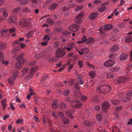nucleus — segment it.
<instances>
[{"mask_svg":"<svg viewBox=\"0 0 132 132\" xmlns=\"http://www.w3.org/2000/svg\"><path fill=\"white\" fill-rule=\"evenodd\" d=\"M66 53V51L61 48L56 49L55 51V55L56 57L60 58L63 57Z\"/></svg>","mask_w":132,"mask_h":132,"instance_id":"f257e3e1","label":"nucleus"},{"mask_svg":"<svg viewBox=\"0 0 132 132\" xmlns=\"http://www.w3.org/2000/svg\"><path fill=\"white\" fill-rule=\"evenodd\" d=\"M20 25L22 27L28 28L29 26V22L26 19H24L22 21H20L19 22Z\"/></svg>","mask_w":132,"mask_h":132,"instance_id":"f03ea898","label":"nucleus"},{"mask_svg":"<svg viewBox=\"0 0 132 132\" xmlns=\"http://www.w3.org/2000/svg\"><path fill=\"white\" fill-rule=\"evenodd\" d=\"M115 64V62L113 60L110 59L105 62L104 65L106 67H112Z\"/></svg>","mask_w":132,"mask_h":132,"instance_id":"7ed1b4c3","label":"nucleus"},{"mask_svg":"<svg viewBox=\"0 0 132 132\" xmlns=\"http://www.w3.org/2000/svg\"><path fill=\"white\" fill-rule=\"evenodd\" d=\"M17 20V18L15 16L11 15L8 19L7 22L10 24H12V23H15Z\"/></svg>","mask_w":132,"mask_h":132,"instance_id":"20e7f679","label":"nucleus"},{"mask_svg":"<svg viewBox=\"0 0 132 132\" xmlns=\"http://www.w3.org/2000/svg\"><path fill=\"white\" fill-rule=\"evenodd\" d=\"M110 106V105L106 102H104L102 105V110L106 112L107 110L109 109Z\"/></svg>","mask_w":132,"mask_h":132,"instance_id":"39448f33","label":"nucleus"},{"mask_svg":"<svg viewBox=\"0 0 132 132\" xmlns=\"http://www.w3.org/2000/svg\"><path fill=\"white\" fill-rule=\"evenodd\" d=\"M76 75L77 77V80L78 83L80 85L83 84L84 81L82 79L83 76L80 74H76Z\"/></svg>","mask_w":132,"mask_h":132,"instance_id":"423d86ee","label":"nucleus"},{"mask_svg":"<svg viewBox=\"0 0 132 132\" xmlns=\"http://www.w3.org/2000/svg\"><path fill=\"white\" fill-rule=\"evenodd\" d=\"M25 60L24 59H22L18 62L15 64V67L16 68H18L21 67L24 64Z\"/></svg>","mask_w":132,"mask_h":132,"instance_id":"0eeeda50","label":"nucleus"},{"mask_svg":"<svg viewBox=\"0 0 132 132\" xmlns=\"http://www.w3.org/2000/svg\"><path fill=\"white\" fill-rule=\"evenodd\" d=\"M75 49L80 55H82L84 53H87L89 51L88 48L87 47L83 48L80 51L78 50L76 48Z\"/></svg>","mask_w":132,"mask_h":132,"instance_id":"6e6552de","label":"nucleus"},{"mask_svg":"<svg viewBox=\"0 0 132 132\" xmlns=\"http://www.w3.org/2000/svg\"><path fill=\"white\" fill-rule=\"evenodd\" d=\"M84 15L83 13H80L76 17L75 20V22L76 23H78L81 21V19L83 17Z\"/></svg>","mask_w":132,"mask_h":132,"instance_id":"1a4fd4ad","label":"nucleus"},{"mask_svg":"<svg viewBox=\"0 0 132 132\" xmlns=\"http://www.w3.org/2000/svg\"><path fill=\"white\" fill-rule=\"evenodd\" d=\"M82 104L80 101L77 100L75 101V108H80L82 107Z\"/></svg>","mask_w":132,"mask_h":132,"instance_id":"9d476101","label":"nucleus"},{"mask_svg":"<svg viewBox=\"0 0 132 132\" xmlns=\"http://www.w3.org/2000/svg\"><path fill=\"white\" fill-rule=\"evenodd\" d=\"M98 15L97 13L94 12L91 14L89 16V18L90 20H93L96 18Z\"/></svg>","mask_w":132,"mask_h":132,"instance_id":"9b49d317","label":"nucleus"},{"mask_svg":"<svg viewBox=\"0 0 132 132\" xmlns=\"http://www.w3.org/2000/svg\"><path fill=\"white\" fill-rule=\"evenodd\" d=\"M119 49V47L117 45H114L111 47L110 50L111 52H116Z\"/></svg>","mask_w":132,"mask_h":132,"instance_id":"f8f14e48","label":"nucleus"},{"mask_svg":"<svg viewBox=\"0 0 132 132\" xmlns=\"http://www.w3.org/2000/svg\"><path fill=\"white\" fill-rule=\"evenodd\" d=\"M127 79L125 77H120L117 79V81L118 83L120 84L123 82L124 81L126 80Z\"/></svg>","mask_w":132,"mask_h":132,"instance_id":"ddd939ff","label":"nucleus"},{"mask_svg":"<svg viewBox=\"0 0 132 132\" xmlns=\"http://www.w3.org/2000/svg\"><path fill=\"white\" fill-rule=\"evenodd\" d=\"M104 93H108L110 92L111 88L110 86L106 85H104Z\"/></svg>","mask_w":132,"mask_h":132,"instance_id":"4468645a","label":"nucleus"},{"mask_svg":"<svg viewBox=\"0 0 132 132\" xmlns=\"http://www.w3.org/2000/svg\"><path fill=\"white\" fill-rule=\"evenodd\" d=\"M104 85L98 86L97 88V91L100 93H104Z\"/></svg>","mask_w":132,"mask_h":132,"instance_id":"2eb2a0df","label":"nucleus"},{"mask_svg":"<svg viewBox=\"0 0 132 132\" xmlns=\"http://www.w3.org/2000/svg\"><path fill=\"white\" fill-rule=\"evenodd\" d=\"M94 121H86L84 122V124L87 126H90L93 125Z\"/></svg>","mask_w":132,"mask_h":132,"instance_id":"dca6fc26","label":"nucleus"},{"mask_svg":"<svg viewBox=\"0 0 132 132\" xmlns=\"http://www.w3.org/2000/svg\"><path fill=\"white\" fill-rule=\"evenodd\" d=\"M74 44L73 43H70L68 44L67 45L68 47L67 48V50L68 51H70L73 49V48L74 46Z\"/></svg>","mask_w":132,"mask_h":132,"instance_id":"f3484780","label":"nucleus"},{"mask_svg":"<svg viewBox=\"0 0 132 132\" xmlns=\"http://www.w3.org/2000/svg\"><path fill=\"white\" fill-rule=\"evenodd\" d=\"M128 56L127 54L123 53L120 55V58L121 60H125L127 59Z\"/></svg>","mask_w":132,"mask_h":132,"instance_id":"a211bd4d","label":"nucleus"},{"mask_svg":"<svg viewBox=\"0 0 132 132\" xmlns=\"http://www.w3.org/2000/svg\"><path fill=\"white\" fill-rule=\"evenodd\" d=\"M38 68V66H36L33 67L30 70V72L32 75L36 71Z\"/></svg>","mask_w":132,"mask_h":132,"instance_id":"6ab92c4d","label":"nucleus"},{"mask_svg":"<svg viewBox=\"0 0 132 132\" xmlns=\"http://www.w3.org/2000/svg\"><path fill=\"white\" fill-rule=\"evenodd\" d=\"M113 27V26L111 24H108L105 25L104 26V28L105 30H108L111 29Z\"/></svg>","mask_w":132,"mask_h":132,"instance_id":"aec40b11","label":"nucleus"},{"mask_svg":"<svg viewBox=\"0 0 132 132\" xmlns=\"http://www.w3.org/2000/svg\"><path fill=\"white\" fill-rule=\"evenodd\" d=\"M53 51L52 47H48L46 50L45 51V53L47 55H49L51 54L52 52Z\"/></svg>","mask_w":132,"mask_h":132,"instance_id":"412c9836","label":"nucleus"},{"mask_svg":"<svg viewBox=\"0 0 132 132\" xmlns=\"http://www.w3.org/2000/svg\"><path fill=\"white\" fill-rule=\"evenodd\" d=\"M121 97L122 100L124 102H127L131 99L130 97H125L123 95H122Z\"/></svg>","mask_w":132,"mask_h":132,"instance_id":"4be33fe9","label":"nucleus"},{"mask_svg":"<svg viewBox=\"0 0 132 132\" xmlns=\"http://www.w3.org/2000/svg\"><path fill=\"white\" fill-rule=\"evenodd\" d=\"M111 103L114 105H116L120 104V102L118 100L112 99L111 100Z\"/></svg>","mask_w":132,"mask_h":132,"instance_id":"5701e85b","label":"nucleus"},{"mask_svg":"<svg viewBox=\"0 0 132 132\" xmlns=\"http://www.w3.org/2000/svg\"><path fill=\"white\" fill-rule=\"evenodd\" d=\"M99 100V96H95L91 98V100L92 102H98Z\"/></svg>","mask_w":132,"mask_h":132,"instance_id":"b1692460","label":"nucleus"},{"mask_svg":"<svg viewBox=\"0 0 132 132\" xmlns=\"http://www.w3.org/2000/svg\"><path fill=\"white\" fill-rule=\"evenodd\" d=\"M120 69L119 67L115 66L113 67L110 68V70L112 72H117Z\"/></svg>","mask_w":132,"mask_h":132,"instance_id":"393cba45","label":"nucleus"},{"mask_svg":"<svg viewBox=\"0 0 132 132\" xmlns=\"http://www.w3.org/2000/svg\"><path fill=\"white\" fill-rule=\"evenodd\" d=\"M74 64V60L70 61L69 63V68L68 69L69 71H70L71 70Z\"/></svg>","mask_w":132,"mask_h":132,"instance_id":"a878e982","label":"nucleus"},{"mask_svg":"<svg viewBox=\"0 0 132 132\" xmlns=\"http://www.w3.org/2000/svg\"><path fill=\"white\" fill-rule=\"evenodd\" d=\"M16 45L15 47H18L17 48H16L15 47L12 50L14 54H16L18 53L20 50V48L19 46H18V45Z\"/></svg>","mask_w":132,"mask_h":132,"instance_id":"bb28decb","label":"nucleus"},{"mask_svg":"<svg viewBox=\"0 0 132 132\" xmlns=\"http://www.w3.org/2000/svg\"><path fill=\"white\" fill-rule=\"evenodd\" d=\"M125 41L126 42L130 43L132 42V36H128L125 38Z\"/></svg>","mask_w":132,"mask_h":132,"instance_id":"cd10ccee","label":"nucleus"},{"mask_svg":"<svg viewBox=\"0 0 132 132\" xmlns=\"http://www.w3.org/2000/svg\"><path fill=\"white\" fill-rule=\"evenodd\" d=\"M58 105L57 102L56 101H53L52 104V108L54 109H56Z\"/></svg>","mask_w":132,"mask_h":132,"instance_id":"c85d7f7f","label":"nucleus"},{"mask_svg":"<svg viewBox=\"0 0 132 132\" xmlns=\"http://www.w3.org/2000/svg\"><path fill=\"white\" fill-rule=\"evenodd\" d=\"M97 119L98 121H101L103 119L102 115L100 113H98L96 115Z\"/></svg>","mask_w":132,"mask_h":132,"instance_id":"c756f323","label":"nucleus"},{"mask_svg":"<svg viewBox=\"0 0 132 132\" xmlns=\"http://www.w3.org/2000/svg\"><path fill=\"white\" fill-rule=\"evenodd\" d=\"M67 115L71 119H73L74 118L73 116L72 115V111L71 110H68L66 112Z\"/></svg>","mask_w":132,"mask_h":132,"instance_id":"7c9ffc66","label":"nucleus"},{"mask_svg":"<svg viewBox=\"0 0 132 132\" xmlns=\"http://www.w3.org/2000/svg\"><path fill=\"white\" fill-rule=\"evenodd\" d=\"M57 4L56 3H54L52 4L49 8L50 10H52L54 9L57 6Z\"/></svg>","mask_w":132,"mask_h":132,"instance_id":"2f4dec72","label":"nucleus"},{"mask_svg":"<svg viewBox=\"0 0 132 132\" xmlns=\"http://www.w3.org/2000/svg\"><path fill=\"white\" fill-rule=\"evenodd\" d=\"M95 39L93 38L90 37L88 38L87 41L86 42V44H89L95 42Z\"/></svg>","mask_w":132,"mask_h":132,"instance_id":"473e14b6","label":"nucleus"},{"mask_svg":"<svg viewBox=\"0 0 132 132\" xmlns=\"http://www.w3.org/2000/svg\"><path fill=\"white\" fill-rule=\"evenodd\" d=\"M89 75L91 78H93L96 76V74L94 71H91L89 72Z\"/></svg>","mask_w":132,"mask_h":132,"instance_id":"72a5a7b5","label":"nucleus"},{"mask_svg":"<svg viewBox=\"0 0 132 132\" xmlns=\"http://www.w3.org/2000/svg\"><path fill=\"white\" fill-rule=\"evenodd\" d=\"M34 33L33 31H31L25 34L26 36L28 38H29L32 36Z\"/></svg>","mask_w":132,"mask_h":132,"instance_id":"f704fd0d","label":"nucleus"},{"mask_svg":"<svg viewBox=\"0 0 132 132\" xmlns=\"http://www.w3.org/2000/svg\"><path fill=\"white\" fill-rule=\"evenodd\" d=\"M46 22L50 25H52L54 23V20L50 18H49L47 19L46 20Z\"/></svg>","mask_w":132,"mask_h":132,"instance_id":"c9c22d12","label":"nucleus"},{"mask_svg":"<svg viewBox=\"0 0 132 132\" xmlns=\"http://www.w3.org/2000/svg\"><path fill=\"white\" fill-rule=\"evenodd\" d=\"M18 73V71H16L13 73L12 77L14 80H15L16 79Z\"/></svg>","mask_w":132,"mask_h":132,"instance_id":"e433bc0d","label":"nucleus"},{"mask_svg":"<svg viewBox=\"0 0 132 132\" xmlns=\"http://www.w3.org/2000/svg\"><path fill=\"white\" fill-rule=\"evenodd\" d=\"M82 95L80 92L79 91L75 92V97L77 98H80Z\"/></svg>","mask_w":132,"mask_h":132,"instance_id":"4c0bfd02","label":"nucleus"},{"mask_svg":"<svg viewBox=\"0 0 132 132\" xmlns=\"http://www.w3.org/2000/svg\"><path fill=\"white\" fill-rule=\"evenodd\" d=\"M62 30V28L60 27L58 28H55L54 29V31L56 33H59Z\"/></svg>","mask_w":132,"mask_h":132,"instance_id":"58836bf2","label":"nucleus"},{"mask_svg":"<svg viewBox=\"0 0 132 132\" xmlns=\"http://www.w3.org/2000/svg\"><path fill=\"white\" fill-rule=\"evenodd\" d=\"M6 101H7L6 99H4L1 101V104L3 105V107L4 109L6 107Z\"/></svg>","mask_w":132,"mask_h":132,"instance_id":"ea45409f","label":"nucleus"},{"mask_svg":"<svg viewBox=\"0 0 132 132\" xmlns=\"http://www.w3.org/2000/svg\"><path fill=\"white\" fill-rule=\"evenodd\" d=\"M6 47V44L3 43H0V49L3 50Z\"/></svg>","mask_w":132,"mask_h":132,"instance_id":"a19ab883","label":"nucleus"},{"mask_svg":"<svg viewBox=\"0 0 132 132\" xmlns=\"http://www.w3.org/2000/svg\"><path fill=\"white\" fill-rule=\"evenodd\" d=\"M24 55V54L22 53L19 55L18 56L17 58L16 59V60L17 61L21 60L22 59H24L23 58V57Z\"/></svg>","mask_w":132,"mask_h":132,"instance_id":"79ce46f5","label":"nucleus"},{"mask_svg":"<svg viewBox=\"0 0 132 132\" xmlns=\"http://www.w3.org/2000/svg\"><path fill=\"white\" fill-rule=\"evenodd\" d=\"M74 53H70L69 54V56L70 57V61L71 60H74V55H73Z\"/></svg>","mask_w":132,"mask_h":132,"instance_id":"37998d69","label":"nucleus"},{"mask_svg":"<svg viewBox=\"0 0 132 132\" xmlns=\"http://www.w3.org/2000/svg\"><path fill=\"white\" fill-rule=\"evenodd\" d=\"M24 40V38H20L19 39V40L15 41L13 43V44L14 45H17L19 43V41H23Z\"/></svg>","mask_w":132,"mask_h":132,"instance_id":"c03bdc74","label":"nucleus"},{"mask_svg":"<svg viewBox=\"0 0 132 132\" xmlns=\"http://www.w3.org/2000/svg\"><path fill=\"white\" fill-rule=\"evenodd\" d=\"M106 9V7L105 6H103L99 8L98 10L100 12H103Z\"/></svg>","mask_w":132,"mask_h":132,"instance_id":"a18cd8bd","label":"nucleus"},{"mask_svg":"<svg viewBox=\"0 0 132 132\" xmlns=\"http://www.w3.org/2000/svg\"><path fill=\"white\" fill-rule=\"evenodd\" d=\"M63 121L64 123L65 124H68L70 122L69 119L65 117H64L63 118Z\"/></svg>","mask_w":132,"mask_h":132,"instance_id":"49530a36","label":"nucleus"},{"mask_svg":"<svg viewBox=\"0 0 132 132\" xmlns=\"http://www.w3.org/2000/svg\"><path fill=\"white\" fill-rule=\"evenodd\" d=\"M74 80L73 79H71L69 80L68 82V84L69 85V86H74Z\"/></svg>","mask_w":132,"mask_h":132,"instance_id":"de8ad7c7","label":"nucleus"},{"mask_svg":"<svg viewBox=\"0 0 132 132\" xmlns=\"http://www.w3.org/2000/svg\"><path fill=\"white\" fill-rule=\"evenodd\" d=\"M106 75L108 78H113V75L111 73H106Z\"/></svg>","mask_w":132,"mask_h":132,"instance_id":"09e8293b","label":"nucleus"},{"mask_svg":"<svg viewBox=\"0 0 132 132\" xmlns=\"http://www.w3.org/2000/svg\"><path fill=\"white\" fill-rule=\"evenodd\" d=\"M80 99L83 102H85L87 99V98L86 96L82 95L80 97Z\"/></svg>","mask_w":132,"mask_h":132,"instance_id":"8fccbe9b","label":"nucleus"},{"mask_svg":"<svg viewBox=\"0 0 132 132\" xmlns=\"http://www.w3.org/2000/svg\"><path fill=\"white\" fill-rule=\"evenodd\" d=\"M66 105L65 104V103H62L61 104L59 105L60 108L61 109L64 108H66Z\"/></svg>","mask_w":132,"mask_h":132,"instance_id":"3c124183","label":"nucleus"},{"mask_svg":"<svg viewBox=\"0 0 132 132\" xmlns=\"http://www.w3.org/2000/svg\"><path fill=\"white\" fill-rule=\"evenodd\" d=\"M22 11L23 12L26 13H29L30 12V10L28 7H24L22 9Z\"/></svg>","mask_w":132,"mask_h":132,"instance_id":"603ef678","label":"nucleus"},{"mask_svg":"<svg viewBox=\"0 0 132 132\" xmlns=\"http://www.w3.org/2000/svg\"><path fill=\"white\" fill-rule=\"evenodd\" d=\"M29 70V69L27 68H26L23 69L21 71L22 73L23 74H26Z\"/></svg>","mask_w":132,"mask_h":132,"instance_id":"864d4df0","label":"nucleus"},{"mask_svg":"<svg viewBox=\"0 0 132 132\" xmlns=\"http://www.w3.org/2000/svg\"><path fill=\"white\" fill-rule=\"evenodd\" d=\"M68 29L70 31H74V24H72L68 27Z\"/></svg>","mask_w":132,"mask_h":132,"instance_id":"5fc2aeb1","label":"nucleus"},{"mask_svg":"<svg viewBox=\"0 0 132 132\" xmlns=\"http://www.w3.org/2000/svg\"><path fill=\"white\" fill-rule=\"evenodd\" d=\"M48 77V76L47 75H43L42 77V81L41 83H43L44 82V81L46 80Z\"/></svg>","mask_w":132,"mask_h":132,"instance_id":"6e6d98bb","label":"nucleus"},{"mask_svg":"<svg viewBox=\"0 0 132 132\" xmlns=\"http://www.w3.org/2000/svg\"><path fill=\"white\" fill-rule=\"evenodd\" d=\"M87 39L86 37L84 36L81 38V43H83L84 42H85L86 43V42L87 41Z\"/></svg>","mask_w":132,"mask_h":132,"instance_id":"4d7b16f0","label":"nucleus"},{"mask_svg":"<svg viewBox=\"0 0 132 132\" xmlns=\"http://www.w3.org/2000/svg\"><path fill=\"white\" fill-rule=\"evenodd\" d=\"M71 32H69L67 31H64L62 32V34L65 36L69 35L71 34Z\"/></svg>","mask_w":132,"mask_h":132,"instance_id":"13d9d810","label":"nucleus"},{"mask_svg":"<svg viewBox=\"0 0 132 132\" xmlns=\"http://www.w3.org/2000/svg\"><path fill=\"white\" fill-rule=\"evenodd\" d=\"M29 1L28 0H24L20 1V3L21 4L24 5L28 3Z\"/></svg>","mask_w":132,"mask_h":132,"instance_id":"bf43d9fd","label":"nucleus"},{"mask_svg":"<svg viewBox=\"0 0 132 132\" xmlns=\"http://www.w3.org/2000/svg\"><path fill=\"white\" fill-rule=\"evenodd\" d=\"M8 81L9 83L11 85H13L14 84V81L11 78H9L8 80Z\"/></svg>","mask_w":132,"mask_h":132,"instance_id":"052dcab7","label":"nucleus"},{"mask_svg":"<svg viewBox=\"0 0 132 132\" xmlns=\"http://www.w3.org/2000/svg\"><path fill=\"white\" fill-rule=\"evenodd\" d=\"M86 65L88 67H90L92 68L93 69L94 68V65L91 64L90 63L88 62H86L85 63Z\"/></svg>","mask_w":132,"mask_h":132,"instance_id":"680f3d73","label":"nucleus"},{"mask_svg":"<svg viewBox=\"0 0 132 132\" xmlns=\"http://www.w3.org/2000/svg\"><path fill=\"white\" fill-rule=\"evenodd\" d=\"M62 41L63 43L64 44H66L68 42V40L67 39V38L66 37L62 39Z\"/></svg>","mask_w":132,"mask_h":132,"instance_id":"e2e57ef3","label":"nucleus"},{"mask_svg":"<svg viewBox=\"0 0 132 132\" xmlns=\"http://www.w3.org/2000/svg\"><path fill=\"white\" fill-rule=\"evenodd\" d=\"M4 55L2 52L0 50V60H2L4 58Z\"/></svg>","mask_w":132,"mask_h":132,"instance_id":"0e129e2a","label":"nucleus"},{"mask_svg":"<svg viewBox=\"0 0 132 132\" xmlns=\"http://www.w3.org/2000/svg\"><path fill=\"white\" fill-rule=\"evenodd\" d=\"M50 39L48 35H46L44 36V38L43 39V40L47 41L48 40Z\"/></svg>","mask_w":132,"mask_h":132,"instance_id":"69168bd1","label":"nucleus"},{"mask_svg":"<svg viewBox=\"0 0 132 132\" xmlns=\"http://www.w3.org/2000/svg\"><path fill=\"white\" fill-rule=\"evenodd\" d=\"M21 8L20 7H19L15 9L13 12L14 13H18L21 10Z\"/></svg>","mask_w":132,"mask_h":132,"instance_id":"338daca9","label":"nucleus"},{"mask_svg":"<svg viewBox=\"0 0 132 132\" xmlns=\"http://www.w3.org/2000/svg\"><path fill=\"white\" fill-rule=\"evenodd\" d=\"M59 45V43L58 42H55L54 43V46L55 48H57Z\"/></svg>","mask_w":132,"mask_h":132,"instance_id":"774afa93","label":"nucleus"}]
</instances>
